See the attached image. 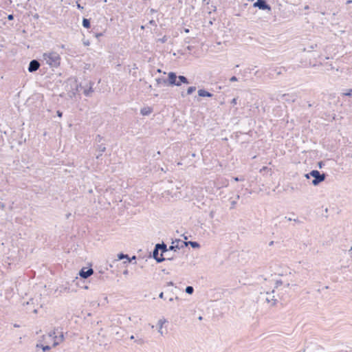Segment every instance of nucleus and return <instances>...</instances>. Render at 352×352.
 Here are the masks:
<instances>
[{"mask_svg":"<svg viewBox=\"0 0 352 352\" xmlns=\"http://www.w3.org/2000/svg\"><path fill=\"white\" fill-rule=\"evenodd\" d=\"M166 322V320H160L158 321V324H159V326H160V329H162V328L163 327V324H164V323H165Z\"/></svg>","mask_w":352,"mask_h":352,"instance_id":"28","label":"nucleus"},{"mask_svg":"<svg viewBox=\"0 0 352 352\" xmlns=\"http://www.w3.org/2000/svg\"><path fill=\"white\" fill-rule=\"evenodd\" d=\"M166 285H167V286H173V285H174V283H173V282L170 281V282H168V283H166Z\"/></svg>","mask_w":352,"mask_h":352,"instance_id":"40","label":"nucleus"},{"mask_svg":"<svg viewBox=\"0 0 352 352\" xmlns=\"http://www.w3.org/2000/svg\"><path fill=\"white\" fill-rule=\"evenodd\" d=\"M96 150L100 152V153L96 156V158L99 159L100 157L102 155V153L106 151V146L104 144H98L97 146Z\"/></svg>","mask_w":352,"mask_h":352,"instance_id":"15","label":"nucleus"},{"mask_svg":"<svg viewBox=\"0 0 352 352\" xmlns=\"http://www.w3.org/2000/svg\"><path fill=\"white\" fill-rule=\"evenodd\" d=\"M237 80H238L236 76H234L230 78V82H236Z\"/></svg>","mask_w":352,"mask_h":352,"instance_id":"31","label":"nucleus"},{"mask_svg":"<svg viewBox=\"0 0 352 352\" xmlns=\"http://www.w3.org/2000/svg\"><path fill=\"white\" fill-rule=\"evenodd\" d=\"M157 248L159 249L162 252V254L166 253L168 251H170L168 248H167L166 244H165L164 242L162 243H157Z\"/></svg>","mask_w":352,"mask_h":352,"instance_id":"13","label":"nucleus"},{"mask_svg":"<svg viewBox=\"0 0 352 352\" xmlns=\"http://www.w3.org/2000/svg\"><path fill=\"white\" fill-rule=\"evenodd\" d=\"M305 177L307 179H309V178H310V177H311V175H309V173H306V174L305 175Z\"/></svg>","mask_w":352,"mask_h":352,"instance_id":"41","label":"nucleus"},{"mask_svg":"<svg viewBox=\"0 0 352 352\" xmlns=\"http://www.w3.org/2000/svg\"><path fill=\"white\" fill-rule=\"evenodd\" d=\"M172 256H170V254H167L166 257H171Z\"/></svg>","mask_w":352,"mask_h":352,"instance_id":"57","label":"nucleus"},{"mask_svg":"<svg viewBox=\"0 0 352 352\" xmlns=\"http://www.w3.org/2000/svg\"><path fill=\"white\" fill-rule=\"evenodd\" d=\"M160 333H161V335H162V336H163V335H164V334H163V332H164L163 331H160Z\"/></svg>","mask_w":352,"mask_h":352,"instance_id":"56","label":"nucleus"},{"mask_svg":"<svg viewBox=\"0 0 352 352\" xmlns=\"http://www.w3.org/2000/svg\"><path fill=\"white\" fill-rule=\"evenodd\" d=\"M159 297H160V298H164V292H161V293L160 294V295H159Z\"/></svg>","mask_w":352,"mask_h":352,"instance_id":"43","label":"nucleus"},{"mask_svg":"<svg viewBox=\"0 0 352 352\" xmlns=\"http://www.w3.org/2000/svg\"><path fill=\"white\" fill-rule=\"evenodd\" d=\"M232 179L235 182H239V181H244L245 180V178L243 177H232Z\"/></svg>","mask_w":352,"mask_h":352,"instance_id":"25","label":"nucleus"},{"mask_svg":"<svg viewBox=\"0 0 352 352\" xmlns=\"http://www.w3.org/2000/svg\"><path fill=\"white\" fill-rule=\"evenodd\" d=\"M82 26L85 28H89L91 26L90 20L88 19L84 18L82 19Z\"/></svg>","mask_w":352,"mask_h":352,"instance_id":"20","label":"nucleus"},{"mask_svg":"<svg viewBox=\"0 0 352 352\" xmlns=\"http://www.w3.org/2000/svg\"><path fill=\"white\" fill-rule=\"evenodd\" d=\"M52 347L48 344H43L39 342H36V352H47L49 351Z\"/></svg>","mask_w":352,"mask_h":352,"instance_id":"11","label":"nucleus"},{"mask_svg":"<svg viewBox=\"0 0 352 352\" xmlns=\"http://www.w3.org/2000/svg\"><path fill=\"white\" fill-rule=\"evenodd\" d=\"M283 220H287V221H293V219L290 218V217H285L283 218Z\"/></svg>","mask_w":352,"mask_h":352,"instance_id":"38","label":"nucleus"},{"mask_svg":"<svg viewBox=\"0 0 352 352\" xmlns=\"http://www.w3.org/2000/svg\"><path fill=\"white\" fill-rule=\"evenodd\" d=\"M40 63L37 60H32L28 66V72L30 73L37 71L40 67Z\"/></svg>","mask_w":352,"mask_h":352,"instance_id":"10","label":"nucleus"},{"mask_svg":"<svg viewBox=\"0 0 352 352\" xmlns=\"http://www.w3.org/2000/svg\"><path fill=\"white\" fill-rule=\"evenodd\" d=\"M319 164V167H320V168H322V162H319V164Z\"/></svg>","mask_w":352,"mask_h":352,"instance_id":"49","label":"nucleus"},{"mask_svg":"<svg viewBox=\"0 0 352 352\" xmlns=\"http://www.w3.org/2000/svg\"><path fill=\"white\" fill-rule=\"evenodd\" d=\"M167 40H168V37L165 35V36H164L162 38H159V39L157 40V41H158V42H160V43H166V42L167 41Z\"/></svg>","mask_w":352,"mask_h":352,"instance_id":"24","label":"nucleus"},{"mask_svg":"<svg viewBox=\"0 0 352 352\" xmlns=\"http://www.w3.org/2000/svg\"><path fill=\"white\" fill-rule=\"evenodd\" d=\"M196 90V87H194V86H192V87H189L188 89H187V92L186 94H184V92H182L181 95L183 98H184L186 96V95H190V94H192Z\"/></svg>","mask_w":352,"mask_h":352,"instance_id":"18","label":"nucleus"},{"mask_svg":"<svg viewBox=\"0 0 352 352\" xmlns=\"http://www.w3.org/2000/svg\"><path fill=\"white\" fill-rule=\"evenodd\" d=\"M293 221H294V222L299 223H302V222H301L299 219H293Z\"/></svg>","mask_w":352,"mask_h":352,"instance_id":"42","label":"nucleus"},{"mask_svg":"<svg viewBox=\"0 0 352 352\" xmlns=\"http://www.w3.org/2000/svg\"><path fill=\"white\" fill-rule=\"evenodd\" d=\"M291 189H292V190H295V188H294V187L292 186V187H291ZM296 189H297V188H296Z\"/></svg>","mask_w":352,"mask_h":352,"instance_id":"51","label":"nucleus"},{"mask_svg":"<svg viewBox=\"0 0 352 352\" xmlns=\"http://www.w3.org/2000/svg\"><path fill=\"white\" fill-rule=\"evenodd\" d=\"M84 45H89V41L84 42Z\"/></svg>","mask_w":352,"mask_h":352,"instance_id":"47","label":"nucleus"},{"mask_svg":"<svg viewBox=\"0 0 352 352\" xmlns=\"http://www.w3.org/2000/svg\"><path fill=\"white\" fill-rule=\"evenodd\" d=\"M237 99H238V98H233V99L231 100V104H232V105H235V104H237Z\"/></svg>","mask_w":352,"mask_h":352,"instance_id":"30","label":"nucleus"},{"mask_svg":"<svg viewBox=\"0 0 352 352\" xmlns=\"http://www.w3.org/2000/svg\"><path fill=\"white\" fill-rule=\"evenodd\" d=\"M345 96H352V89H347L346 92L343 93Z\"/></svg>","mask_w":352,"mask_h":352,"instance_id":"23","label":"nucleus"},{"mask_svg":"<svg viewBox=\"0 0 352 352\" xmlns=\"http://www.w3.org/2000/svg\"><path fill=\"white\" fill-rule=\"evenodd\" d=\"M316 65H317V63H314V64H313V66H314V67H315V66H316Z\"/></svg>","mask_w":352,"mask_h":352,"instance_id":"59","label":"nucleus"},{"mask_svg":"<svg viewBox=\"0 0 352 352\" xmlns=\"http://www.w3.org/2000/svg\"><path fill=\"white\" fill-rule=\"evenodd\" d=\"M350 252L352 251V247L349 250Z\"/></svg>","mask_w":352,"mask_h":352,"instance_id":"61","label":"nucleus"},{"mask_svg":"<svg viewBox=\"0 0 352 352\" xmlns=\"http://www.w3.org/2000/svg\"><path fill=\"white\" fill-rule=\"evenodd\" d=\"M309 175H311V177H314V179L311 182V184L314 186H318L326 178V175L324 173H320L318 170H312L309 173Z\"/></svg>","mask_w":352,"mask_h":352,"instance_id":"4","label":"nucleus"},{"mask_svg":"<svg viewBox=\"0 0 352 352\" xmlns=\"http://www.w3.org/2000/svg\"><path fill=\"white\" fill-rule=\"evenodd\" d=\"M173 298H170L169 301H173Z\"/></svg>","mask_w":352,"mask_h":352,"instance_id":"55","label":"nucleus"},{"mask_svg":"<svg viewBox=\"0 0 352 352\" xmlns=\"http://www.w3.org/2000/svg\"><path fill=\"white\" fill-rule=\"evenodd\" d=\"M283 71H286L285 67L279 68L278 70L276 69V74L278 75L282 74H283Z\"/></svg>","mask_w":352,"mask_h":352,"instance_id":"26","label":"nucleus"},{"mask_svg":"<svg viewBox=\"0 0 352 352\" xmlns=\"http://www.w3.org/2000/svg\"><path fill=\"white\" fill-rule=\"evenodd\" d=\"M60 333V336H58L56 334V331H49L45 335H43L41 338H39L37 342L48 344L50 347H55L58 344H59L60 342H61L63 339V332L58 331Z\"/></svg>","mask_w":352,"mask_h":352,"instance_id":"1","label":"nucleus"},{"mask_svg":"<svg viewBox=\"0 0 352 352\" xmlns=\"http://www.w3.org/2000/svg\"><path fill=\"white\" fill-rule=\"evenodd\" d=\"M90 84H91L90 87L88 89H84V91H83V94L85 96H90L91 94L94 92V89L92 87V85L94 83L90 82Z\"/></svg>","mask_w":352,"mask_h":352,"instance_id":"16","label":"nucleus"},{"mask_svg":"<svg viewBox=\"0 0 352 352\" xmlns=\"http://www.w3.org/2000/svg\"><path fill=\"white\" fill-rule=\"evenodd\" d=\"M198 95L200 97H208L211 98L213 96V94L204 89L198 90Z\"/></svg>","mask_w":352,"mask_h":352,"instance_id":"12","label":"nucleus"},{"mask_svg":"<svg viewBox=\"0 0 352 352\" xmlns=\"http://www.w3.org/2000/svg\"><path fill=\"white\" fill-rule=\"evenodd\" d=\"M128 273H129V271H128L127 270H125L123 272V274H124V275L128 274Z\"/></svg>","mask_w":352,"mask_h":352,"instance_id":"44","label":"nucleus"},{"mask_svg":"<svg viewBox=\"0 0 352 352\" xmlns=\"http://www.w3.org/2000/svg\"><path fill=\"white\" fill-rule=\"evenodd\" d=\"M159 249L157 248V245H155L154 250L153 251V257L156 261L157 263H160L165 260H173V257H164L162 254H161L160 256H159Z\"/></svg>","mask_w":352,"mask_h":352,"instance_id":"6","label":"nucleus"},{"mask_svg":"<svg viewBox=\"0 0 352 352\" xmlns=\"http://www.w3.org/2000/svg\"><path fill=\"white\" fill-rule=\"evenodd\" d=\"M151 12H155V10L151 9Z\"/></svg>","mask_w":352,"mask_h":352,"instance_id":"60","label":"nucleus"},{"mask_svg":"<svg viewBox=\"0 0 352 352\" xmlns=\"http://www.w3.org/2000/svg\"><path fill=\"white\" fill-rule=\"evenodd\" d=\"M186 248L190 245L192 248L196 249L200 248V244L197 241H186Z\"/></svg>","mask_w":352,"mask_h":352,"instance_id":"17","label":"nucleus"},{"mask_svg":"<svg viewBox=\"0 0 352 352\" xmlns=\"http://www.w3.org/2000/svg\"><path fill=\"white\" fill-rule=\"evenodd\" d=\"M8 19L9 21H12V20H13V19H14V15H13V14H9V15L8 16Z\"/></svg>","mask_w":352,"mask_h":352,"instance_id":"36","label":"nucleus"},{"mask_svg":"<svg viewBox=\"0 0 352 352\" xmlns=\"http://www.w3.org/2000/svg\"><path fill=\"white\" fill-rule=\"evenodd\" d=\"M33 312H34V313H36V312H37V310H36V309H34V310H33Z\"/></svg>","mask_w":352,"mask_h":352,"instance_id":"54","label":"nucleus"},{"mask_svg":"<svg viewBox=\"0 0 352 352\" xmlns=\"http://www.w3.org/2000/svg\"><path fill=\"white\" fill-rule=\"evenodd\" d=\"M130 338H131V339H133V338H134L133 336H131L130 337Z\"/></svg>","mask_w":352,"mask_h":352,"instance_id":"62","label":"nucleus"},{"mask_svg":"<svg viewBox=\"0 0 352 352\" xmlns=\"http://www.w3.org/2000/svg\"><path fill=\"white\" fill-rule=\"evenodd\" d=\"M283 283L282 280H276V287H279L280 285H281Z\"/></svg>","mask_w":352,"mask_h":352,"instance_id":"34","label":"nucleus"},{"mask_svg":"<svg viewBox=\"0 0 352 352\" xmlns=\"http://www.w3.org/2000/svg\"><path fill=\"white\" fill-rule=\"evenodd\" d=\"M103 138L100 135H97L96 137V141L100 143L102 140Z\"/></svg>","mask_w":352,"mask_h":352,"instance_id":"27","label":"nucleus"},{"mask_svg":"<svg viewBox=\"0 0 352 352\" xmlns=\"http://www.w3.org/2000/svg\"><path fill=\"white\" fill-rule=\"evenodd\" d=\"M93 274H94V270L91 267H89V268L83 267L79 272L80 276L82 278H85V279L89 278Z\"/></svg>","mask_w":352,"mask_h":352,"instance_id":"9","label":"nucleus"},{"mask_svg":"<svg viewBox=\"0 0 352 352\" xmlns=\"http://www.w3.org/2000/svg\"><path fill=\"white\" fill-rule=\"evenodd\" d=\"M312 106H313V104H311V103H309V104H308V107H312Z\"/></svg>","mask_w":352,"mask_h":352,"instance_id":"50","label":"nucleus"},{"mask_svg":"<svg viewBox=\"0 0 352 352\" xmlns=\"http://www.w3.org/2000/svg\"><path fill=\"white\" fill-rule=\"evenodd\" d=\"M103 34H103L102 32L96 33V34H95V36H96V38H99L100 36H103Z\"/></svg>","mask_w":352,"mask_h":352,"instance_id":"37","label":"nucleus"},{"mask_svg":"<svg viewBox=\"0 0 352 352\" xmlns=\"http://www.w3.org/2000/svg\"><path fill=\"white\" fill-rule=\"evenodd\" d=\"M184 248H186V241H184L180 239H177L175 241H173L172 245L170 246H169L168 250L170 251L176 252L177 250L183 249Z\"/></svg>","mask_w":352,"mask_h":352,"instance_id":"5","label":"nucleus"},{"mask_svg":"<svg viewBox=\"0 0 352 352\" xmlns=\"http://www.w3.org/2000/svg\"><path fill=\"white\" fill-rule=\"evenodd\" d=\"M185 292L188 294H192L194 292V288L192 286H187L185 289Z\"/></svg>","mask_w":352,"mask_h":352,"instance_id":"21","label":"nucleus"},{"mask_svg":"<svg viewBox=\"0 0 352 352\" xmlns=\"http://www.w3.org/2000/svg\"><path fill=\"white\" fill-rule=\"evenodd\" d=\"M156 82L157 85H160L161 83L166 84L167 85V79L165 78H158L156 79Z\"/></svg>","mask_w":352,"mask_h":352,"instance_id":"22","label":"nucleus"},{"mask_svg":"<svg viewBox=\"0 0 352 352\" xmlns=\"http://www.w3.org/2000/svg\"><path fill=\"white\" fill-rule=\"evenodd\" d=\"M346 3V4L352 3V0H348Z\"/></svg>","mask_w":352,"mask_h":352,"instance_id":"45","label":"nucleus"},{"mask_svg":"<svg viewBox=\"0 0 352 352\" xmlns=\"http://www.w3.org/2000/svg\"><path fill=\"white\" fill-rule=\"evenodd\" d=\"M152 112H153V108L150 107H146L142 108L141 110H140V113L142 116H148Z\"/></svg>","mask_w":352,"mask_h":352,"instance_id":"14","label":"nucleus"},{"mask_svg":"<svg viewBox=\"0 0 352 352\" xmlns=\"http://www.w3.org/2000/svg\"><path fill=\"white\" fill-rule=\"evenodd\" d=\"M253 6L262 10L270 11L272 9L270 5L267 3L266 0H256V1L254 3Z\"/></svg>","mask_w":352,"mask_h":352,"instance_id":"7","label":"nucleus"},{"mask_svg":"<svg viewBox=\"0 0 352 352\" xmlns=\"http://www.w3.org/2000/svg\"><path fill=\"white\" fill-rule=\"evenodd\" d=\"M157 72H159V73H160V72H161V69H158Z\"/></svg>","mask_w":352,"mask_h":352,"instance_id":"53","label":"nucleus"},{"mask_svg":"<svg viewBox=\"0 0 352 352\" xmlns=\"http://www.w3.org/2000/svg\"><path fill=\"white\" fill-rule=\"evenodd\" d=\"M304 8L305 10H309V6H305Z\"/></svg>","mask_w":352,"mask_h":352,"instance_id":"48","label":"nucleus"},{"mask_svg":"<svg viewBox=\"0 0 352 352\" xmlns=\"http://www.w3.org/2000/svg\"><path fill=\"white\" fill-rule=\"evenodd\" d=\"M123 258H126L127 259V261L126 263H130L131 260L129 257L128 254H124L123 253H120V254H118V260L117 261L122 260Z\"/></svg>","mask_w":352,"mask_h":352,"instance_id":"19","label":"nucleus"},{"mask_svg":"<svg viewBox=\"0 0 352 352\" xmlns=\"http://www.w3.org/2000/svg\"><path fill=\"white\" fill-rule=\"evenodd\" d=\"M78 1H79V0H78V1H76V6H77V8H78V9H80V10H83V8H83V7H82V6L79 3H78Z\"/></svg>","mask_w":352,"mask_h":352,"instance_id":"33","label":"nucleus"},{"mask_svg":"<svg viewBox=\"0 0 352 352\" xmlns=\"http://www.w3.org/2000/svg\"><path fill=\"white\" fill-rule=\"evenodd\" d=\"M141 29H144V25H142V26H141Z\"/></svg>","mask_w":352,"mask_h":352,"instance_id":"63","label":"nucleus"},{"mask_svg":"<svg viewBox=\"0 0 352 352\" xmlns=\"http://www.w3.org/2000/svg\"><path fill=\"white\" fill-rule=\"evenodd\" d=\"M43 59L51 67H58L60 63V55L54 52L45 53L43 54Z\"/></svg>","mask_w":352,"mask_h":352,"instance_id":"3","label":"nucleus"},{"mask_svg":"<svg viewBox=\"0 0 352 352\" xmlns=\"http://www.w3.org/2000/svg\"><path fill=\"white\" fill-rule=\"evenodd\" d=\"M135 258H136L135 256H133L132 257V259H133V260H135Z\"/></svg>","mask_w":352,"mask_h":352,"instance_id":"52","label":"nucleus"},{"mask_svg":"<svg viewBox=\"0 0 352 352\" xmlns=\"http://www.w3.org/2000/svg\"><path fill=\"white\" fill-rule=\"evenodd\" d=\"M56 114H57V116H58V117H60V118H61V117L63 116V112H62V111H59V110H58V111H56Z\"/></svg>","mask_w":352,"mask_h":352,"instance_id":"35","label":"nucleus"},{"mask_svg":"<svg viewBox=\"0 0 352 352\" xmlns=\"http://www.w3.org/2000/svg\"><path fill=\"white\" fill-rule=\"evenodd\" d=\"M149 24L153 26H157V23H156L155 21H154L153 19L149 21Z\"/></svg>","mask_w":352,"mask_h":352,"instance_id":"32","label":"nucleus"},{"mask_svg":"<svg viewBox=\"0 0 352 352\" xmlns=\"http://www.w3.org/2000/svg\"><path fill=\"white\" fill-rule=\"evenodd\" d=\"M273 243H274V242H273V241H271V242H270V245H272Z\"/></svg>","mask_w":352,"mask_h":352,"instance_id":"58","label":"nucleus"},{"mask_svg":"<svg viewBox=\"0 0 352 352\" xmlns=\"http://www.w3.org/2000/svg\"><path fill=\"white\" fill-rule=\"evenodd\" d=\"M184 32H186V33H188V32H189V29H188V28H185V29H184Z\"/></svg>","mask_w":352,"mask_h":352,"instance_id":"46","label":"nucleus"},{"mask_svg":"<svg viewBox=\"0 0 352 352\" xmlns=\"http://www.w3.org/2000/svg\"><path fill=\"white\" fill-rule=\"evenodd\" d=\"M182 83L189 84L188 78L184 76H177L173 72L168 74L167 85L170 86H180Z\"/></svg>","mask_w":352,"mask_h":352,"instance_id":"2","label":"nucleus"},{"mask_svg":"<svg viewBox=\"0 0 352 352\" xmlns=\"http://www.w3.org/2000/svg\"><path fill=\"white\" fill-rule=\"evenodd\" d=\"M340 352H348L347 351H341Z\"/></svg>","mask_w":352,"mask_h":352,"instance_id":"64","label":"nucleus"},{"mask_svg":"<svg viewBox=\"0 0 352 352\" xmlns=\"http://www.w3.org/2000/svg\"><path fill=\"white\" fill-rule=\"evenodd\" d=\"M236 204V201H231V208H233Z\"/></svg>","mask_w":352,"mask_h":352,"instance_id":"39","label":"nucleus"},{"mask_svg":"<svg viewBox=\"0 0 352 352\" xmlns=\"http://www.w3.org/2000/svg\"><path fill=\"white\" fill-rule=\"evenodd\" d=\"M263 171H267V172H269V171H270V172H272V171H271V169H270V168H269L267 166H263V167L261 169V170H260V172H261V173H262V172H263Z\"/></svg>","mask_w":352,"mask_h":352,"instance_id":"29","label":"nucleus"},{"mask_svg":"<svg viewBox=\"0 0 352 352\" xmlns=\"http://www.w3.org/2000/svg\"><path fill=\"white\" fill-rule=\"evenodd\" d=\"M274 292V290H273L272 292V293H270V292H267L265 294V301L270 304V307H273V306H275L276 305V303L278 302V300L277 299H276L274 298V296L272 294Z\"/></svg>","mask_w":352,"mask_h":352,"instance_id":"8","label":"nucleus"}]
</instances>
